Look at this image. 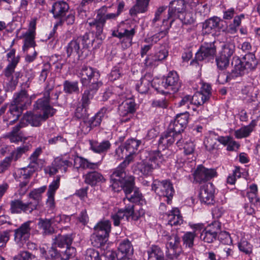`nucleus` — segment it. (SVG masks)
Listing matches in <instances>:
<instances>
[{
    "label": "nucleus",
    "instance_id": "nucleus-7",
    "mask_svg": "<svg viewBox=\"0 0 260 260\" xmlns=\"http://www.w3.org/2000/svg\"><path fill=\"white\" fill-rule=\"evenodd\" d=\"M31 104V101L29 98L27 91L25 89H22L19 92L14 94L13 100L9 105L8 112L11 114L14 112L17 114H23V111L26 110L27 107ZM24 114L33 113L30 111H26Z\"/></svg>",
    "mask_w": 260,
    "mask_h": 260
},
{
    "label": "nucleus",
    "instance_id": "nucleus-17",
    "mask_svg": "<svg viewBox=\"0 0 260 260\" xmlns=\"http://www.w3.org/2000/svg\"><path fill=\"white\" fill-rule=\"evenodd\" d=\"M180 134L178 132H176L174 130H170V126H169L167 131L161 136L158 144L168 147L172 145L176 140H177L176 144L178 146H181L184 142L182 138H180Z\"/></svg>",
    "mask_w": 260,
    "mask_h": 260
},
{
    "label": "nucleus",
    "instance_id": "nucleus-34",
    "mask_svg": "<svg viewBox=\"0 0 260 260\" xmlns=\"http://www.w3.org/2000/svg\"><path fill=\"white\" fill-rule=\"evenodd\" d=\"M131 162V158L124 159L113 171L111 175V179L112 180L121 179L124 181L127 180V178L129 176H126L125 169Z\"/></svg>",
    "mask_w": 260,
    "mask_h": 260
},
{
    "label": "nucleus",
    "instance_id": "nucleus-30",
    "mask_svg": "<svg viewBox=\"0 0 260 260\" xmlns=\"http://www.w3.org/2000/svg\"><path fill=\"white\" fill-rule=\"evenodd\" d=\"M10 205V210L12 214H20L22 212L30 214L32 212L28 203H24L19 199L11 201Z\"/></svg>",
    "mask_w": 260,
    "mask_h": 260
},
{
    "label": "nucleus",
    "instance_id": "nucleus-8",
    "mask_svg": "<svg viewBox=\"0 0 260 260\" xmlns=\"http://www.w3.org/2000/svg\"><path fill=\"white\" fill-rule=\"evenodd\" d=\"M166 240L167 260H174L177 259L181 252L180 239L176 231H173L171 234L164 235Z\"/></svg>",
    "mask_w": 260,
    "mask_h": 260
},
{
    "label": "nucleus",
    "instance_id": "nucleus-49",
    "mask_svg": "<svg viewBox=\"0 0 260 260\" xmlns=\"http://www.w3.org/2000/svg\"><path fill=\"white\" fill-rule=\"evenodd\" d=\"M73 239L72 235H58L54 239L53 244L60 248L66 247L71 245Z\"/></svg>",
    "mask_w": 260,
    "mask_h": 260
},
{
    "label": "nucleus",
    "instance_id": "nucleus-47",
    "mask_svg": "<svg viewBox=\"0 0 260 260\" xmlns=\"http://www.w3.org/2000/svg\"><path fill=\"white\" fill-rule=\"evenodd\" d=\"M152 87L158 93L164 95L170 93L168 90V87L163 77L161 78H153L152 81Z\"/></svg>",
    "mask_w": 260,
    "mask_h": 260
},
{
    "label": "nucleus",
    "instance_id": "nucleus-52",
    "mask_svg": "<svg viewBox=\"0 0 260 260\" xmlns=\"http://www.w3.org/2000/svg\"><path fill=\"white\" fill-rule=\"evenodd\" d=\"M166 26V27L164 30L159 31L150 37L145 38L144 40V42L151 44L152 45L157 43L160 39L164 38L168 34L170 28H168L167 26Z\"/></svg>",
    "mask_w": 260,
    "mask_h": 260
},
{
    "label": "nucleus",
    "instance_id": "nucleus-6",
    "mask_svg": "<svg viewBox=\"0 0 260 260\" xmlns=\"http://www.w3.org/2000/svg\"><path fill=\"white\" fill-rule=\"evenodd\" d=\"M69 4L64 1H57L55 2L49 12L53 15V17L58 21V24L72 25L75 21V13L69 12Z\"/></svg>",
    "mask_w": 260,
    "mask_h": 260
},
{
    "label": "nucleus",
    "instance_id": "nucleus-9",
    "mask_svg": "<svg viewBox=\"0 0 260 260\" xmlns=\"http://www.w3.org/2000/svg\"><path fill=\"white\" fill-rule=\"evenodd\" d=\"M216 53V47L215 42L204 43L195 54V57L190 64L197 67L199 66V62L204 60L209 61L213 59Z\"/></svg>",
    "mask_w": 260,
    "mask_h": 260
},
{
    "label": "nucleus",
    "instance_id": "nucleus-61",
    "mask_svg": "<svg viewBox=\"0 0 260 260\" xmlns=\"http://www.w3.org/2000/svg\"><path fill=\"white\" fill-rule=\"evenodd\" d=\"M167 8V6H161L157 8L154 13V18L152 20V25H155L157 21L161 20L162 15L165 14Z\"/></svg>",
    "mask_w": 260,
    "mask_h": 260
},
{
    "label": "nucleus",
    "instance_id": "nucleus-43",
    "mask_svg": "<svg viewBox=\"0 0 260 260\" xmlns=\"http://www.w3.org/2000/svg\"><path fill=\"white\" fill-rule=\"evenodd\" d=\"M63 91L67 95L79 94L80 88L78 81L66 80L62 83Z\"/></svg>",
    "mask_w": 260,
    "mask_h": 260
},
{
    "label": "nucleus",
    "instance_id": "nucleus-16",
    "mask_svg": "<svg viewBox=\"0 0 260 260\" xmlns=\"http://www.w3.org/2000/svg\"><path fill=\"white\" fill-rule=\"evenodd\" d=\"M16 117L9 122L10 125H12L18 120L22 115H15ZM23 117L21 118L19 123L24 127L30 124L33 126H38L40 125L42 121H45L49 118V115H22Z\"/></svg>",
    "mask_w": 260,
    "mask_h": 260
},
{
    "label": "nucleus",
    "instance_id": "nucleus-1",
    "mask_svg": "<svg viewBox=\"0 0 260 260\" xmlns=\"http://www.w3.org/2000/svg\"><path fill=\"white\" fill-rule=\"evenodd\" d=\"M240 49L246 53L241 55V57L236 55L233 56L232 62L233 69L230 72L228 73L226 82H229L237 77L248 74L254 71L257 67L258 62L255 54L251 52L252 50L251 43L248 41L243 42Z\"/></svg>",
    "mask_w": 260,
    "mask_h": 260
},
{
    "label": "nucleus",
    "instance_id": "nucleus-28",
    "mask_svg": "<svg viewBox=\"0 0 260 260\" xmlns=\"http://www.w3.org/2000/svg\"><path fill=\"white\" fill-rule=\"evenodd\" d=\"M200 199L202 203L212 205L214 203V190L212 183L204 185L200 190Z\"/></svg>",
    "mask_w": 260,
    "mask_h": 260
},
{
    "label": "nucleus",
    "instance_id": "nucleus-42",
    "mask_svg": "<svg viewBox=\"0 0 260 260\" xmlns=\"http://www.w3.org/2000/svg\"><path fill=\"white\" fill-rule=\"evenodd\" d=\"M88 24L90 26L91 29L95 34V37L97 39L102 40L104 39L105 36L103 35V29L105 24L101 21L98 20L95 17L91 21L88 22Z\"/></svg>",
    "mask_w": 260,
    "mask_h": 260
},
{
    "label": "nucleus",
    "instance_id": "nucleus-26",
    "mask_svg": "<svg viewBox=\"0 0 260 260\" xmlns=\"http://www.w3.org/2000/svg\"><path fill=\"white\" fill-rule=\"evenodd\" d=\"M96 94L89 93V91H84L81 99L76 107L75 114H88L89 110L90 101Z\"/></svg>",
    "mask_w": 260,
    "mask_h": 260
},
{
    "label": "nucleus",
    "instance_id": "nucleus-53",
    "mask_svg": "<svg viewBox=\"0 0 260 260\" xmlns=\"http://www.w3.org/2000/svg\"><path fill=\"white\" fill-rule=\"evenodd\" d=\"M24 37V39L22 46V50L25 52L29 48H34L36 46V43L35 41V35H34L32 32H26Z\"/></svg>",
    "mask_w": 260,
    "mask_h": 260
},
{
    "label": "nucleus",
    "instance_id": "nucleus-27",
    "mask_svg": "<svg viewBox=\"0 0 260 260\" xmlns=\"http://www.w3.org/2000/svg\"><path fill=\"white\" fill-rule=\"evenodd\" d=\"M164 77L168 87V90L170 92H177L181 87L179 77L177 72L175 71H170L166 76H164Z\"/></svg>",
    "mask_w": 260,
    "mask_h": 260
},
{
    "label": "nucleus",
    "instance_id": "nucleus-4",
    "mask_svg": "<svg viewBox=\"0 0 260 260\" xmlns=\"http://www.w3.org/2000/svg\"><path fill=\"white\" fill-rule=\"evenodd\" d=\"M79 74L82 86L86 87L84 91L96 94L99 89L103 85V82L100 80L101 75L99 71L95 68L83 66Z\"/></svg>",
    "mask_w": 260,
    "mask_h": 260
},
{
    "label": "nucleus",
    "instance_id": "nucleus-5",
    "mask_svg": "<svg viewBox=\"0 0 260 260\" xmlns=\"http://www.w3.org/2000/svg\"><path fill=\"white\" fill-rule=\"evenodd\" d=\"M165 161V157L160 151H151L145 159L138 164L137 168L142 175L149 176L152 175L154 170L159 169Z\"/></svg>",
    "mask_w": 260,
    "mask_h": 260
},
{
    "label": "nucleus",
    "instance_id": "nucleus-58",
    "mask_svg": "<svg viewBox=\"0 0 260 260\" xmlns=\"http://www.w3.org/2000/svg\"><path fill=\"white\" fill-rule=\"evenodd\" d=\"M30 147V145L28 144L17 147L15 150L13 151L11 153V155L9 156V157L12 158V160L14 159V160L16 161L20 158L23 153L28 151Z\"/></svg>",
    "mask_w": 260,
    "mask_h": 260
},
{
    "label": "nucleus",
    "instance_id": "nucleus-64",
    "mask_svg": "<svg viewBox=\"0 0 260 260\" xmlns=\"http://www.w3.org/2000/svg\"><path fill=\"white\" fill-rule=\"evenodd\" d=\"M14 260H37V258L28 251H22L14 258Z\"/></svg>",
    "mask_w": 260,
    "mask_h": 260
},
{
    "label": "nucleus",
    "instance_id": "nucleus-35",
    "mask_svg": "<svg viewBox=\"0 0 260 260\" xmlns=\"http://www.w3.org/2000/svg\"><path fill=\"white\" fill-rule=\"evenodd\" d=\"M131 206L126 205L124 209H119L117 213L112 216L115 226H118L122 220H128L129 215L132 214Z\"/></svg>",
    "mask_w": 260,
    "mask_h": 260
},
{
    "label": "nucleus",
    "instance_id": "nucleus-12",
    "mask_svg": "<svg viewBox=\"0 0 260 260\" xmlns=\"http://www.w3.org/2000/svg\"><path fill=\"white\" fill-rule=\"evenodd\" d=\"M52 88H46L44 92V96L38 99L33 105V110L36 112H42V114H55L56 110L50 105V92Z\"/></svg>",
    "mask_w": 260,
    "mask_h": 260
},
{
    "label": "nucleus",
    "instance_id": "nucleus-11",
    "mask_svg": "<svg viewBox=\"0 0 260 260\" xmlns=\"http://www.w3.org/2000/svg\"><path fill=\"white\" fill-rule=\"evenodd\" d=\"M152 190L159 196L167 198L168 204H170L175 193L173 184L169 180L162 181L156 179L151 184Z\"/></svg>",
    "mask_w": 260,
    "mask_h": 260
},
{
    "label": "nucleus",
    "instance_id": "nucleus-24",
    "mask_svg": "<svg viewBox=\"0 0 260 260\" xmlns=\"http://www.w3.org/2000/svg\"><path fill=\"white\" fill-rule=\"evenodd\" d=\"M114 7V4L104 5L96 10V17L98 20L101 21L105 25L108 20H116L117 17L114 13L111 12V9Z\"/></svg>",
    "mask_w": 260,
    "mask_h": 260
},
{
    "label": "nucleus",
    "instance_id": "nucleus-25",
    "mask_svg": "<svg viewBox=\"0 0 260 260\" xmlns=\"http://www.w3.org/2000/svg\"><path fill=\"white\" fill-rule=\"evenodd\" d=\"M133 253V248L131 242L124 239L119 244L116 253L117 260H125L129 258Z\"/></svg>",
    "mask_w": 260,
    "mask_h": 260
},
{
    "label": "nucleus",
    "instance_id": "nucleus-14",
    "mask_svg": "<svg viewBox=\"0 0 260 260\" xmlns=\"http://www.w3.org/2000/svg\"><path fill=\"white\" fill-rule=\"evenodd\" d=\"M31 223V221L25 222L14 231V241L19 247H22L29 240Z\"/></svg>",
    "mask_w": 260,
    "mask_h": 260
},
{
    "label": "nucleus",
    "instance_id": "nucleus-20",
    "mask_svg": "<svg viewBox=\"0 0 260 260\" xmlns=\"http://www.w3.org/2000/svg\"><path fill=\"white\" fill-rule=\"evenodd\" d=\"M111 186L114 191H119L123 189L125 193H132L134 189V177L130 176L127 180H121V179L112 180L111 179Z\"/></svg>",
    "mask_w": 260,
    "mask_h": 260
},
{
    "label": "nucleus",
    "instance_id": "nucleus-55",
    "mask_svg": "<svg viewBox=\"0 0 260 260\" xmlns=\"http://www.w3.org/2000/svg\"><path fill=\"white\" fill-rule=\"evenodd\" d=\"M233 21L229 25V29L231 34H235L238 31V28L241 24V21L245 18V15L241 14L239 15H236L234 18Z\"/></svg>",
    "mask_w": 260,
    "mask_h": 260
},
{
    "label": "nucleus",
    "instance_id": "nucleus-33",
    "mask_svg": "<svg viewBox=\"0 0 260 260\" xmlns=\"http://www.w3.org/2000/svg\"><path fill=\"white\" fill-rule=\"evenodd\" d=\"M188 122L186 115H176L175 119L172 121L169 125L170 130H174L179 134L184 131Z\"/></svg>",
    "mask_w": 260,
    "mask_h": 260
},
{
    "label": "nucleus",
    "instance_id": "nucleus-32",
    "mask_svg": "<svg viewBox=\"0 0 260 260\" xmlns=\"http://www.w3.org/2000/svg\"><path fill=\"white\" fill-rule=\"evenodd\" d=\"M46 189V186L36 188L31 191L28 194L29 198L33 201L27 202L32 211L37 209V207L42 200V193Z\"/></svg>",
    "mask_w": 260,
    "mask_h": 260
},
{
    "label": "nucleus",
    "instance_id": "nucleus-19",
    "mask_svg": "<svg viewBox=\"0 0 260 260\" xmlns=\"http://www.w3.org/2000/svg\"><path fill=\"white\" fill-rule=\"evenodd\" d=\"M136 29L132 28L130 30L124 29L123 31H119L118 30L112 32V35L118 38L123 49H126L131 47L133 44V39L136 34Z\"/></svg>",
    "mask_w": 260,
    "mask_h": 260
},
{
    "label": "nucleus",
    "instance_id": "nucleus-21",
    "mask_svg": "<svg viewBox=\"0 0 260 260\" xmlns=\"http://www.w3.org/2000/svg\"><path fill=\"white\" fill-rule=\"evenodd\" d=\"M90 115H84L82 121L80 122L81 130L84 134H88L93 127L100 125L102 121L100 115L89 117Z\"/></svg>",
    "mask_w": 260,
    "mask_h": 260
},
{
    "label": "nucleus",
    "instance_id": "nucleus-62",
    "mask_svg": "<svg viewBox=\"0 0 260 260\" xmlns=\"http://www.w3.org/2000/svg\"><path fill=\"white\" fill-rule=\"evenodd\" d=\"M219 241L223 244L231 246L232 240L229 233L225 231L220 232L218 237Z\"/></svg>",
    "mask_w": 260,
    "mask_h": 260
},
{
    "label": "nucleus",
    "instance_id": "nucleus-63",
    "mask_svg": "<svg viewBox=\"0 0 260 260\" xmlns=\"http://www.w3.org/2000/svg\"><path fill=\"white\" fill-rule=\"evenodd\" d=\"M51 69V66L49 62L43 64L39 78L40 81L44 82L46 81Z\"/></svg>",
    "mask_w": 260,
    "mask_h": 260
},
{
    "label": "nucleus",
    "instance_id": "nucleus-44",
    "mask_svg": "<svg viewBox=\"0 0 260 260\" xmlns=\"http://www.w3.org/2000/svg\"><path fill=\"white\" fill-rule=\"evenodd\" d=\"M105 179L102 174L97 171H92L85 175V182L91 186L96 185L100 182H105Z\"/></svg>",
    "mask_w": 260,
    "mask_h": 260
},
{
    "label": "nucleus",
    "instance_id": "nucleus-18",
    "mask_svg": "<svg viewBox=\"0 0 260 260\" xmlns=\"http://www.w3.org/2000/svg\"><path fill=\"white\" fill-rule=\"evenodd\" d=\"M216 175L215 169H207L203 165H199L193 174L194 182L198 183L207 182Z\"/></svg>",
    "mask_w": 260,
    "mask_h": 260
},
{
    "label": "nucleus",
    "instance_id": "nucleus-45",
    "mask_svg": "<svg viewBox=\"0 0 260 260\" xmlns=\"http://www.w3.org/2000/svg\"><path fill=\"white\" fill-rule=\"evenodd\" d=\"M134 191V193L132 194H131V193H125L126 197L123 200L124 203L126 204V205L129 203L133 204H134V203L142 204L143 196L138 188L135 187V185H134V189H133L132 191Z\"/></svg>",
    "mask_w": 260,
    "mask_h": 260
},
{
    "label": "nucleus",
    "instance_id": "nucleus-2",
    "mask_svg": "<svg viewBox=\"0 0 260 260\" xmlns=\"http://www.w3.org/2000/svg\"><path fill=\"white\" fill-rule=\"evenodd\" d=\"M184 0H172L168 7L167 14L162 19V25L170 28L176 20L179 19L182 25L193 24L194 19L192 14L187 11Z\"/></svg>",
    "mask_w": 260,
    "mask_h": 260
},
{
    "label": "nucleus",
    "instance_id": "nucleus-56",
    "mask_svg": "<svg viewBox=\"0 0 260 260\" xmlns=\"http://www.w3.org/2000/svg\"><path fill=\"white\" fill-rule=\"evenodd\" d=\"M197 236V233L187 232L182 236L183 245L186 247L191 248L194 245V240Z\"/></svg>",
    "mask_w": 260,
    "mask_h": 260
},
{
    "label": "nucleus",
    "instance_id": "nucleus-60",
    "mask_svg": "<svg viewBox=\"0 0 260 260\" xmlns=\"http://www.w3.org/2000/svg\"><path fill=\"white\" fill-rule=\"evenodd\" d=\"M253 126V125H252L251 124L249 125L237 130L235 133V137L238 139L247 137L252 132Z\"/></svg>",
    "mask_w": 260,
    "mask_h": 260
},
{
    "label": "nucleus",
    "instance_id": "nucleus-40",
    "mask_svg": "<svg viewBox=\"0 0 260 260\" xmlns=\"http://www.w3.org/2000/svg\"><path fill=\"white\" fill-rule=\"evenodd\" d=\"M203 94L198 91L192 96L191 95V103L190 106H188V108H191L193 111H196L199 113V110L198 109L201 108L202 106L209 100L207 98L205 99V96Z\"/></svg>",
    "mask_w": 260,
    "mask_h": 260
},
{
    "label": "nucleus",
    "instance_id": "nucleus-29",
    "mask_svg": "<svg viewBox=\"0 0 260 260\" xmlns=\"http://www.w3.org/2000/svg\"><path fill=\"white\" fill-rule=\"evenodd\" d=\"M189 8L196 13L206 15L210 12V8L207 3L203 0H184Z\"/></svg>",
    "mask_w": 260,
    "mask_h": 260
},
{
    "label": "nucleus",
    "instance_id": "nucleus-36",
    "mask_svg": "<svg viewBox=\"0 0 260 260\" xmlns=\"http://www.w3.org/2000/svg\"><path fill=\"white\" fill-rule=\"evenodd\" d=\"M90 149L95 153L105 154L110 149L111 144L109 141L104 140L99 142L96 140H89Z\"/></svg>",
    "mask_w": 260,
    "mask_h": 260
},
{
    "label": "nucleus",
    "instance_id": "nucleus-50",
    "mask_svg": "<svg viewBox=\"0 0 260 260\" xmlns=\"http://www.w3.org/2000/svg\"><path fill=\"white\" fill-rule=\"evenodd\" d=\"M182 218L178 209H173L168 214V224L170 225H180L182 223Z\"/></svg>",
    "mask_w": 260,
    "mask_h": 260
},
{
    "label": "nucleus",
    "instance_id": "nucleus-13",
    "mask_svg": "<svg viewBox=\"0 0 260 260\" xmlns=\"http://www.w3.org/2000/svg\"><path fill=\"white\" fill-rule=\"evenodd\" d=\"M141 141L134 139L127 140L125 143L120 146L116 149V153L121 157L125 156V159H132V162L134 160V155L138 150V148L141 144Z\"/></svg>",
    "mask_w": 260,
    "mask_h": 260
},
{
    "label": "nucleus",
    "instance_id": "nucleus-51",
    "mask_svg": "<svg viewBox=\"0 0 260 260\" xmlns=\"http://www.w3.org/2000/svg\"><path fill=\"white\" fill-rule=\"evenodd\" d=\"M38 222L39 228L43 230V233L44 235H49L52 234L54 229L52 226V222L50 219L40 218Z\"/></svg>",
    "mask_w": 260,
    "mask_h": 260
},
{
    "label": "nucleus",
    "instance_id": "nucleus-41",
    "mask_svg": "<svg viewBox=\"0 0 260 260\" xmlns=\"http://www.w3.org/2000/svg\"><path fill=\"white\" fill-rule=\"evenodd\" d=\"M168 56V52L166 49L159 50L154 55H149L144 60L146 66H152L155 62L165 59Z\"/></svg>",
    "mask_w": 260,
    "mask_h": 260
},
{
    "label": "nucleus",
    "instance_id": "nucleus-15",
    "mask_svg": "<svg viewBox=\"0 0 260 260\" xmlns=\"http://www.w3.org/2000/svg\"><path fill=\"white\" fill-rule=\"evenodd\" d=\"M32 174L33 171L29 170L26 167L19 169L14 173V178L16 181L20 182L19 193L20 195H23L26 192V186Z\"/></svg>",
    "mask_w": 260,
    "mask_h": 260
},
{
    "label": "nucleus",
    "instance_id": "nucleus-3",
    "mask_svg": "<svg viewBox=\"0 0 260 260\" xmlns=\"http://www.w3.org/2000/svg\"><path fill=\"white\" fill-rule=\"evenodd\" d=\"M92 35L86 32L83 35L74 38L65 46L67 57H77L78 60L86 58L89 53L90 46L94 40L90 38Z\"/></svg>",
    "mask_w": 260,
    "mask_h": 260
},
{
    "label": "nucleus",
    "instance_id": "nucleus-31",
    "mask_svg": "<svg viewBox=\"0 0 260 260\" xmlns=\"http://www.w3.org/2000/svg\"><path fill=\"white\" fill-rule=\"evenodd\" d=\"M152 74L146 73L136 84V89L141 94L147 93L152 86Z\"/></svg>",
    "mask_w": 260,
    "mask_h": 260
},
{
    "label": "nucleus",
    "instance_id": "nucleus-48",
    "mask_svg": "<svg viewBox=\"0 0 260 260\" xmlns=\"http://www.w3.org/2000/svg\"><path fill=\"white\" fill-rule=\"evenodd\" d=\"M23 127L20 123L13 128L11 132L8 133L7 137L9 139L11 143H17L22 141L24 138V135L22 132H20V128Z\"/></svg>",
    "mask_w": 260,
    "mask_h": 260
},
{
    "label": "nucleus",
    "instance_id": "nucleus-23",
    "mask_svg": "<svg viewBox=\"0 0 260 260\" xmlns=\"http://www.w3.org/2000/svg\"><path fill=\"white\" fill-rule=\"evenodd\" d=\"M72 165V162L69 160L62 157H57L47 169L49 171V174L50 175H53L56 174L59 170L63 171L64 173L66 172L68 168L71 167Z\"/></svg>",
    "mask_w": 260,
    "mask_h": 260
},
{
    "label": "nucleus",
    "instance_id": "nucleus-37",
    "mask_svg": "<svg viewBox=\"0 0 260 260\" xmlns=\"http://www.w3.org/2000/svg\"><path fill=\"white\" fill-rule=\"evenodd\" d=\"M221 19L217 16L212 17L206 20L203 23V30L206 34L215 32L220 28L219 23Z\"/></svg>",
    "mask_w": 260,
    "mask_h": 260
},
{
    "label": "nucleus",
    "instance_id": "nucleus-46",
    "mask_svg": "<svg viewBox=\"0 0 260 260\" xmlns=\"http://www.w3.org/2000/svg\"><path fill=\"white\" fill-rule=\"evenodd\" d=\"M148 260H167L163 251L158 246L152 245L147 250Z\"/></svg>",
    "mask_w": 260,
    "mask_h": 260
},
{
    "label": "nucleus",
    "instance_id": "nucleus-57",
    "mask_svg": "<svg viewBox=\"0 0 260 260\" xmlns=\"http://www.w3.org/2000/svg\"><path fill=\"white\" fill-rule=\"evenodd\" d=\"M18 60H11L8 62L5 69L3 70V73L5 77L7 78H11L13 74L15 73V69L16 68L18 63Z\"/></svg>",
    "mask_w": 260,
    "mask_h": 260
},
{
    "label": "nucleus",
    "instance_id": "nucleus-10",
    "mask_svg": "<svg viewBox=\"0 0 260 260\" xmlns=\"http://www.w3.org/2000/svg\"><path fill=\"white\" fill-rule=\"evenodd\" d=\"M236 48L234 43L226 42L222 47L215 58L217 68L220 70L226 69L230 64L231 57L235 53Z\"/></svg>",
    "mask_w": 260,
    "mask_h": 260
},
{
    "label": "nucleus",
    "instance_id": "nucleus-59",
    "mask_svg": "<svg viewBox=\"0 0 260 260\" xmlns=\"http://www.w3.org/2000/svg\"><path fill=\"white\" fill-rule=\"evenodd\" d=\"M29 160V162L26 168L31 171H33V173L42 167L43 163L41 159L30 156Z\"/></svg>",
    "mask_w": 260,
    "mask_h": 260
},
{
    "label": "nucleus",
    "instance_id": "nucleus-54",
    "mask_svg": "<svg viewBox=\"0 0 260 260\" xmlns=\"http://www.w3.org/2000/svg\"><path fill=\"white\" fill-rule=\"evenodd\" d=\"M122 75V67L120 63H118L113 67L109 74V80L113 82L119 79Z\"/></svg>",
    "mask_w": 260,
    "mask_h": 260
},
{
    "label": "nucleus",
    "instance_id": "nucleus-22",
    "mask_svg": "<svg viewBox=\"0 0 260 260\" xmlns=\"http://www.w3.org/2000/svg\"><path fill=\"white\" fill-rule=\"evenodd\" d=\"M220 226L218 222H214L204 230L201 233L200 239L208 243L216 240L217 234L220 231Z\"/></svg>",
    "mask_w": 260,
    "mask_h": 260
},
{
    "label": "nucleus",
    "instance_id": "nucleus-39",
    "mask_svg": "<svg viewBox=\"0 0 260 260\" xmlns=\"http://www.w3.org/2000/svg\"><path fill=\"white\" fill-rule=\"evenodd\" d=\"M150 0H136V4L129 9V14L135 17L138 14L144 13L148 10Z\"/></svg>",
    "mask_w": 260,
    "mask_h": 260
},
{
    "label": "nucleus",
    "instance_id": "nucleus-38",
    "mask_svg": "<svg viewBox=\"0 0 260 260\" xmlns=\"http://www.w3.org/2000/svg\"><path fill=\"white\" fill-rule=\"evenodd\" d=\"M138 108L134 98H129L124 101L118 106L119 110L122 114H134Z\"/></svg>",
    "mask_w": 260,
    "mask_h": 260
}]
</instances>
